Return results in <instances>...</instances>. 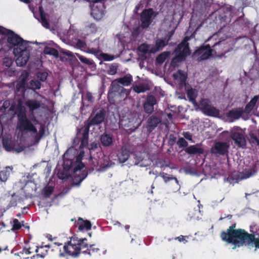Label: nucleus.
I'll use <instances>...</instances> for the list:
<instances>
[{"label": "nucleus", "instance_id": "nucleus-1", "mask_svg": "<svg viewBox=\"0 0 259 259\" xmlns=\"http://www.w3.org/2000/svg\"><path fill=\"white\" fill-rule=\"evenodd\" d=\"M236 224L234 223L230 226L226 231L221 233L220 237L223 241L235 245L233 249L236 247H240L247 243L250 234L242 229H236Z\"/></svg>", "mask_w": 259, "mask_h": 259}, {"label": "nucleus", "instance_id": "nucleus-2", "mask_svg": "<svg viewBox=\"0 0 259 259\" xmlns=\"http://www.w3.org/2000/svg\"><path fill=\"white\" fill-rule=\"evenodd\" d=\"M87 247V239L78 238L75 236L70 238V240L65 242L63 245V251H61V248L57 247L59 250L60 257H64L66 255L77 257L82 253V251Z\"/></svg>", "mask_w": 259, "mask_h": 259}, {"label": "nucleus", "instance_id": "nucleus-3", "mask_svg": "<svg viewBox=\"0 0 259 259\" xmlns=\"http://www.w3.org/2000/svg\"><path fill=\"white\" fill-rule=\"evenodd\" d=\"M106 116V112L104 109L100 110L93 117L91 116L84 122V126L82 128L83 133L81 138V143L80 148H83L88 144L89 134L90 128L91 126L94 125H98L104 121ZM81 129H79L77 132V136L79 135V132Z\"/></svg>", "mask_w": 259, "mask_h": 259}, {"label": "nucleus", "instance_id": "nucleus-4", "mask_svg": "<svg viewBox=\"0 0 259 259\" xmlns=\"http://www.w3.org/2000/svg\"><path fill=\"white\" fill-rule=\"evenodd\" d=\"M18 118L17 129L21 133H31L37 134V130L35 125L27 117L26 111L22 107H19L17 110Z\"/></svg>", "mask_w": 259, "mask_h": 259}, {"label": "nucleus", "instance_id": "nucleus-5", "mask_svg": "<svg viewBox=\"0 0 259 259\" xmlns=\"http://www.w3.org/2000/svg\"><path fill=\"white\" fill-rule=\"evenodd\" d=\"M130 93V91L112 81L108 93V99L110 102H120L125 100Z\"/></svg>", "mask_w": 259, "mask_h": 259}, {"label": "nucleus", "instance_id": "nucleus-6", "mask_svg": "<svg viewBox=\"0 0 259 259\" xmlns=\"http://www.w3.org/2000/svg\"><path fill=\"white\" fill-rule=\"evenodd\" d=\"M189 39L188 36H185L175 49L174 52L176 56L172 59L171 62L172 64L184 61L186 57L190 54V49L188 42Z\"/></svg>", "mask_w": 259, "mask_h": 259}, {"label": "nucleus", "instance_id": "nucleus-7", "mask_svg": "<svg viewBox=\"0 0 259 259\" xmlns=\"http://www.w3.org/2000/svg\"><path fill=\"white\" fill-rule=\"evenodd\" d=\"M9 47L8 50L14 48L22 49L28 46L27 42L11 30H7L6 35Z\"/></svg>", "mask_w": 259, "mask_h": 259}, {"label": "nucleus", "instance_id": "nucleus-8", "mask_svg": "<svg viewBox=\"0 0 259 259\" xmlns=\"http://www.w3.org/2000/svg\"><path fill=\"white\" fill-rule=\"evenodd\" d=\"M211 44H203L193 53L192 57L198 61L209 59L214 54Z\"/></svg>", "mask_w": 259, "mask_h": 259}, {"label": "nucleus", "instance_id": "nucleus-9", "mask_svg": "<svg viewBox=\"0 0 259 259\" xmlns=\"http://www.w3.org/2000/svg\"><path fill=\"white\" fill-rule=\"evenodd\" d=\"M13 54L15 56H17L16 59V63L17 66H23L27 64L30 57V52L28 49V46L22 49L14 48Z\"/></svg>", "mask_w": 259, "mask_h": 259}, {"label": "nucleus", "instance_id": "nucleus-10", "mask_svg": "<svg viewBox=\"0 0 259 259\" xmlns=\"http://www.w3.org/2000/svg\"><path fill=\"white\" fill-rule=\"evenodd\" d=\"M2 144L4 149L8 152L15 151L19 153L24 149L23 146L21 145L20 143H18V140H13L12 137H3Z\"/></svg>", "mask_w": 259, "mask_h": 259}, {"label": "nucleus", "instance_id": "nucleus-11", "mask_svg": "<svg viewBox=\"0 0 259 259\" xmlns=\"http://www.w3.org/2000/svg\"><path fill=\"white\" fill-rule=\"evenodd\" d=\"M200 109L203 114L209 116H217L220 111L210 104V101L206 99H202L199 103Z\"/></svg>", "mask_w": 259, "mask_h": 259}, {"label": "nucleus", "instance_id": "nucleus-12", "mask_svg": "<svg viewBox=\"0 0 259 259\" xmlns=\"http://www.w3.org/2000/svg\"><path fill=\"white\" fill-rule=\"evenodd\" d=\"M211 45L214 54H218L220 57L224 56L230 51V45L225 39L218 40Z\"/></svg>", "mask_w": 259, "mask_h": 259}, {"label": "nucleus", "instance_id": "nucleus-13", "mask_svg": "<svg viewBox=\"0 0 259 259\" xmlns=\"http://www.w3.org/2000/svg\"><path fill=\"white\" fill-rule=\"evenodd\" d=\"M156 15L157 13L152 8L143 10L140 16L141 27L143 28L148 27L152 22V18L156 17Z\"/></svg>", "mask_w": 259, "mask_h": 259}, {"label": "nucleus", "instance_id": "nucleus-14", "mask_svg": "<svg viewBox=\"0 0 259 259\" xmlns=\"http://www.w3.org/2000/svg\"><path fill=\"white\" fill-rule=\"evenodd\" d=\"M62 245L61 243H54L51 245H45L42 244L39 247L36 246V248L35 249V251L37 253V256L40 257H44L48 253L49 249L53 248L52 250H57V247Z\"/></svg>", "mask_w": 259, "mask_h": 259}, {"label": "nucleus", "instance_id": "nucleus-15", "mask_svg": "<svg viewBox=\"0 0 259 259\" xmlns=\"http://www.w3.org/2000/svg\"><path fill=\"white\" fill-rule=\"evenodd\" d=\"M231 139L235 144L239 148H245L246 146V140L244 135L239 132H235L231 135Z\"/></svg>", "mask_w": 259, "mask_h": 259}, {"label": "nucleus", "instance_id": "nucleus-16", "mask_svg": "<svg viewBox=\"0 0 259 259\" xmlns=\"http://www.w3.org/2000/svg\"><path fill=\"white\" fill-rule=\"evenodd\" d=\"M105 14V7L103 4H100L92 7L91 15L95 20H101L103 18Z\"/></svg>", "mask_w": 259, "mask_h": 259}, {"label": "nucleus", "instance_id": "nucleus-17", "mask_svg": "<svg viewBox=\"0 0 259 259\" xmlns=\"http://www.w3.org/2000/svg\"><path fill=\"white\" fill-rule=\"evenodd\" d=\"M157 104V100L153 95H148L144 103V111L147 114H151L154 111V106Z\"/></svg>", "mask_w": 259, "mask_h": 259}, {"label": "nucleus", "instance_id": "nucleus-18", "mask_svg": "<svg viewBox=\"0 0 259 259\" xmlns=\"http://www.w3.org/2000/svg\"><path fill=\"white\" fill-rule=\"evenodd\" d=\"M161 122L160 117L152 115L148 117L146 122V128L148 134L151 133Z\"/></svg>", "mask_w": 259, "mask_h": 259}, {"label": "nucleus", "instance_id": "nucleus-19", "mask_svg": "<svg viewBox=\"0 0 259 259\" xmlns=\"http://www.w3.org/2000/svg\"><path fill=\"white\" fill-rule=\"evenodd\" d=\"M74 226L78 228L79 231H82L84 230L88 231L91 229L92 224L90 221H84L82 218H78V220L74 223Z\"/></svg>", "mask_w": 259, "mask_h": 259}, {"label": "nucleus", "instance_id": "nucleus-20", "mask_svg": "<svg viewBox=\"0 0 259 259\" xmlns=\"http://www.w3.org/2000/svg\"><path fill=\"white\" fill-rule=\"evenodd\" d=\"M130 148L127 146H123L119 151L117 157L120 163L126 162L130 155Z\"/></svg>", "mask_w": 259, "mask_h": 259}, {"label": "nucleus", "instance_id": "nucleus-21", "mask_svg": "<svg viewBox=\"0 0 259 259\" xmlns=\"http://www.w3.org/2000/svg\"><path fill=\"white\" fill-rule=\"evenodd\" d=\"M100 140L102 146L104 147H111L113 145L114 139L110 134H103L100 137Z\"/></svg>", "mask_w": 259, "mask_h": 259}, {"label": "nucleus", "instance_id": "nucleus-22", "mask_svg": "<svg viewBox=\"0 0 259 259\" xmlns=\"http://www.w3.org/2000/svg\"><path fill=\"white\" fill-rule=\"evenodd\" d=\"M229 146L227 143L218 142L215 144L214 148L216 153L222 155H224L228 152Z\"/></svg>", "mask_w": 259, "mask_h": 259}, {"label": "nucleus", "instance_id": "nucleus-23", "mask_svg": "<svg viewBox=\"0 0 259 259\" xmlns=\"http://www.w3.org/2000/svg\"><path fill=\"white\" fill-rule=\"evenodd\" d=\"M167 45L168 43L165 39L157 38L156 40L155 46H153L151 48L150 52L151 53H155L158 51H161Z\"/></svg>", "mask_w": 259, "mask_h": 259}, {"label": "nucleus", "instance_id": "nucleus-24", "mask_svg": "<svg viewBox=\"0 0 259 259\" xmlns=\"http://www.w3.org/2000/svg\"><path fill=\"white\" fill-rule=\"evenodd\" d=\"M133 81V77L131 74H126L122 77L114 79L112 81H115L116 84H121L124 86L130 85Z\"/></svg>", "mask_w": 259, "mask_h": 259}, {"label": "nucleus", "instance_id": "nucleus-25", "mask_svg": "<svg viewBox=\"0 0 259 259\" xmlns=\"http://www.w3.org/2000/svg\"><path fill=\"white\" fill-rule=\"evenodd\" d=\"M185 152L190 155H201L203 154L204 149L197 145H191L186 148Z\"/></svg>", "mask_w": 259, "mask_h": 259}, {"label": "nucleus", "instance_id": "nucleus-26", "mask_svg": "<svg viewBox=\"0 0 259 259\" xmlns=\"http://www.w3.org/2000/svg\"><path fill=\"white\" fill-rule=\"evenodd\" d=\"M229 18L225 14V12L221 11H218L216 13L215 20L217 23H220L223 26H225L228 21Z\"/></svg>", "mask_w": 259, "mask_h": 259}, {"label": "nucleus", "instance_id": "nucleus-27", "mask_svg": "<svg viewBox=\"0 0 259 259\" xmlns=\"http://www.w3.org/2000/svg\"><path fill=\"white\" fill-rule=\"evenodd\" d=\"M244 111L242 108H236L230 110L227 114L228 118L237 119L243 114Z\"/></svg>", "mask_w": 259, "mask_h": 259}, {"label": "nucleus", "instance_id": "nucleus-28", "mask_svg": "<svg viewBox=\"0 0 259 259\" xmlns=\"http://www.w3.org/2000/svg\"><path fill=\"white\" fill-rule=\"evenodd\" d=\"M39 11L40 14V22L41 25L46 28H49L50 24L47 18L48 15L45 13L43 8L41 7L39 8Z\"/></svg>", "mask_w": 259, "mask_h": 259}, {"label": "nucleus", "instance_id": "nucleus-29", "mask_svg": "<svg viewBox=\"0 0 259 259\" xmlns=\"http://www.w3.org/2000/svg\"><path fill=\"white\" fill-rule=\"evenodd\" d=\"M99 250L100 249L98 247H97L95 244L89 245L88 243H87V247L83 250L82 253L92 255L98 253Z\"/></svg>", "mask_w": 259, "mask_h": 259}, {"label": "nucleus", "instance_id": "nucleus-30", "mask_svg": "<svg viewBox=\"0 0 259 259\" xmlns=\"http://www.w3.org/2000/svg\"><path fill=\"white\" fill-rule=\"evenodd\" d=\"M68 153L67 151H66L63 155V167L64 169L66 170H69L71 169L73 165L74 161L71 159L67 158Z\"/></svg>", "mask_w": 259, "mask_h": 259}, {"label": "nucleus", "instance_id": "nucleus-31", "mask_svg": "<svg viewBox=\"0 0 259 259\" xmlns=\"http://www.w3.org/2000/svg\"><path fill=\"white\" fill-rule=\"evenodd\" d=\"M187 97L190 102L193 103L195 106L197 105L196 101V98L197 96V91L195 89L190 88L187 91Z\"/></svg>", "mask_w": 259, "mask_h": 259}, {"label": "nucleus", "instance_id": "nucleus-32", "mask_svg": "<svg viewBox=\"0 0 259 259\" xmlns=\"http://www.w3.org/2000/svg\"><path fill=\"white\" fill-rule=\"evenodd\" d=\"M258 99V96H254L250 101V102L246 104L245 107L244 112L246 113H249L254 108L256 103Z\"/></svg>", "mask_w": 259, "mask_h": 259}, {"label": "nucleus", "instance_id": "nucleus-33", "mask_svg": "<svg viewBox=\"0 0 259 259\" xmlns=\"http://www.w3.org/2000/svg\"><path fill=\"white\" fill-rule=\"evenodd\" d=\"M12 168L10 166L6 167L3 170L0 171V181L6 182L10 175V170Z\"/></svg>", "mask_w": 259, "mask_h": 259}, {"label": "nucleus", "instance_id": "nucleus-34", "mask_svg": "<svg viewBox=\"0 0 259 259\" xmlns=\"http://www.w3.org/2000/svg\"><path fill=\"white\" fill-rule=\"evenodd\" d=\"M87 172H82L78 175H75L73 178V183L75 185H79L81 182L87 177Z\"/></svg>", "mask_w": 259, "mask_h": 259}, {"label": "nucleus", "instance_id": "nucleus-35", "mask_svg": "<svg viewBox=\"0 0 259 259\" xmlns=\"http://www.w3.org/2000/svg\"><path fill=\"white\" fill-rule=\"evenodd\" d=\"M26 105L31 111H33L40 107V103L35 100H28L26 102Z\"/></svg>", "mask_w": 259, "mask_h": 259}, {"label": "nucleus", "instance_id": "nucleus-36", "mask_svg": "<svg viewBox=\"0 0 259 259\" xmlns=\"http://www.w3.org/2000/svg\"><path fill=\"white\" fill-rule=\"evenodd\" d=\"M133 89L137 93H144L149 90L148 86L145 84H136L133 86Z\"/></svg>", "mask_w": 259, "mask_h": 259}, {"label": "nucleus", "instance_id": "nucleus-37", "mask_svg": "<svg viewBox=\"0 0 259 259\" xmlns=\"http://www.w3.org/2000/svg\"><path fill=\"white\" fill-rule=\"evenodd\" d=\"M44 52L45 54L52 55L56 58L59 57V52L58 50L55 48L46 47L44 49Z\"/></svg>", "mask_w": 259, "mask_h": 259}, {"label": "nucleus", "instance_id": "nucleus-38", "mask_svg": "<svg viewBox=\"0 0 259 259\" xmlns=\"http://www.w3.org/2000/svg\"><path fill=\"white\" fill-rule=\"evenodd\" d=\"M169 52H163L158 55L156 58V61L158 64H162L169 56Z\"/></svg>", "mask_w": 259, "mask_h": 259}, {"label": "nucleus", "instance_id": "nucleus-39", "mask_svg": "<svg viewBox=\"0 0 259 259\" xmlns=\"http://www.w3.org/2000/svg\"><path fill=\"white\" fill-rule=\"evenodd\" d=\"M45 132V126L43 124L40 125L39 128L38 135H37L35 138V142L36 143L38 142L39 140L44 136Z\"/></svg>", "mask_w": 259, "mask_h": 259}, {"label": "nucleus", "instance_id": "nucleus-40", "mask_svg": "<svg viewBox=\"0 0 259 259\" xmlns=\"http://www.w3.org/2000/svg\"><path fill=\"white\" fill-rule=\"evenodd\" d=\"M77 57L80 62L84 64L92 65L94 63L93 60L88 59L83 56L77 54Z\"/></svg>", "mask_w": 259, "mask_h": 259}, {"label": "nucleus", "instance_id": "nucleus-41", "mask_svg": "<svg viewBox=\"0 0 259 259\" xmlns=\"http://www.w3.org/2000/svg\"><path fill=\"white\" fill-rule=\"evenodd\" d=\"M22 226L21 223L17 219H14L12 221V228L11 230L16 231L20 230Z\"/></svg>", "mask_w": 259, "mask_h": 259}, {"label": "nucleus", "instance_id": "nucleus-42", "mask_svg": "<svg viewBox=\"0 0 259 259\" xmlns=\"http://www.w3.org/2000/svg\"><path fill=\"white\" fill-rule=\"evenodd\" d=\"M30 88L34 90H39L41 87V83L40 81L37 80H31L30 82Z\"/></svg>", "mask_w": 259, "mask_h": 259}, {"label": "nucleus", "instance_id": "nucleus-43", "mask_svg": "<svg viewBox=\"0 0 259 259\" xmlns=\"http://www.w3.org/2000/svg\"><path fill=\"white\" fill-rule=\"evenodd\" d=\"M249 138V141L251 144L259 146V140L254 134H250Z\"/></svg>", "mask_w": 259, "mask_h": 259}, {"label": "nucleus", "instance_id": "nucleus-44", "mask_svg": "<svg viewBox=\"0 0 259 259\" xmlns=\"http://www.w3.org/2000/svg\"><path fill=\"white\" fill-rule=\"evenodd\" d=\"M160 176L163 178L164 182L167 183L170 180H174L176 182V183H178V179L175 177H170L169 175L166 173L162 172L160 174Z\"/></svg>", "mask_w": 259, "mask_h": 259}, {"label": "nucleus", "instance_id": "nucleus-45", "mask_svg": "<svg viewBox=\"0 0 259 259\" xmlns=\"http://www.w3.org/2000/svg\"><path fill=\"white\" fill-rule=\"evenodd\" d=\"M118 66L116 63H113L109 66L108 73L110 75H115L117 73Z\"/></svg>", "mask_w": 259, "mask_h": 259}, {"label": "nucleus", "instance_id": "nucleus-46", "mask_svg": "<svg viewBox=\"0 0 259 259\" xmlns=\"http://www.w3.org/2000/svg\"><path fill=\"white\" fill-rule=\"evenodd\" d=\"M198 3L200 4L201 8H205L210 7L211 5V0H197Z\"/></svg>", "mask_w": 259, "mask_h": 259}, {"label": "nucleus", "instance_id": "nucleus-47", "mask_svg": "<svg viewBox=\"0 0 259 259\" xmlns=\"http://www.w3.org/2000/svg\"><path fill=\"white\" fill-rule=\"evenodd\" d=\"M36 75L40 81H45L48 77V74L46 72H38Z\"/></svg>", "mask_w": 259, "mask_h": 259}, {"label": "nucleus", "instance_id": "nucleus-48", "mask_svg": "<svg viewBox=\"0 0 259 259\" xmlns=\"http://www.w3.org/2000/svg\"><path fill=\"white\" fill-rule=\"evenodd\" d=\"M54 191V187L51 186L45 188L44 190V196L46 197H49Z\"/></svg>", "mask_w": 259, "mask_h": 259}, {"label": "nucleus", "instance_id": "nucleus-49", "mask_svg": "<svg viewBox=\"0 0 259 259\" xmlns=\"http://www.w3.org/2000/svg\"><path fill=\"white\" fill-rule=\"evenodd\" d=\"M149 45L145 44H143L141 45L138 47V50L144 54H147L149 52Z\"/></svg>", "mask_w": 259, "mask_h": 259}, {"label": "nucleus", "instance_id": "nucleus-50", "mask_svg": "<svg viewBox=\"0 0 259 259\" xmlns=\"http://www.w3.org/2000/svg\"><path fill=\"white\" fill-rule=\"evenodd\" d=\"M26 84L25 79L23 78L20 81L17 83L16 85V89L18 91L20 90L24 91L25 90Z\"/></svg>", "mask_w": 259, "mask_h": 259}, {"label": "nucleus", "instance_id": "nucleus-51", "mask_svg": "<svg viewBox=\"0 0 259 259\" xmlns=\"http://www.w3.org/2000/svg\"><path fill=\"white\" fill-rule=\"evenodd\" d=\"M84 165L81 161L78 162L73 168V173L76 174L77 171H79L80 174L81 173V170L84 168Z\"/></svg>", "mask_w": 259, "mask_h": 259}, {"label": "nucleus", "instance_id": "nucleus-52", "mask_svg": "<svg viewBox=\"0 0 259 259\" xmlns=\"http://www.w3.org/2000/svg\"><path fill=\"white\" fill-rule=\"evenodd\" d=\"M177 144L180 148H184L187 147L188 142L183 138H180L177 141Z\"/></svg>", "mask_w": 259, "mask_h": 259}, {"label": "nucleus", "instance_id": "nucleus-53", "mask_svg": "<svg viewBox=\"0 0 259 259\" xmlns=\"http://www.w3.org/2000/svg\"><path fill=\"white\" fill-rule=\"evenodd\" d=\"M101 56L103 60L105 61H112L115 58L114 56L106 53H102Z\"/></svg>", "mask_w": 259, "mask_h": 259}, {"label": "nucleus", "instance_id": "nucleus-54", "mask_svg": "<svg viewBox=\"0 0 259 259\" xmlns=\"http://www.w3.org/2000/svg\"><path fill=\"white\" fill-rule=\"evenodd\" d=\"M237 178H235V180L236 181H239L242 180L243 179L248 178L249 177L251 176V173L249 172H247V174L244 175L243 174H240L238 176H236Z\"/></svg>", "mask_w": 259, "mask_h": 259}, {"label": "nucleus", "instance_id": "nucleus-55", "mask_svg": "<svg viewBox=\"0 0 259 259\" xmlns=\"http://www.w3.org/2000/svg\"><path fill=\"white\" fill-rule=\"evenodd\" d=\"M86 28L89 29L92 33H95L97 30L96 25L93 23L87 25Z\"/></svg>", "mask_w": 259, "mask_h": 259}, {"label": "nucleus", "instance_id": "nucleus-56", "mask_svg": "<svg viewBox=\"0 0 259 259\" xmlns=\"http://www.w3.org/2000/svg\"><path fill=\"white\" fill-rule=\"evenodd\" d=\"M84 99L91 103L94 102V97L92 94L90 92H87L84 95Z\"/></svg>", "mask_w": 259, "mask_h": 259}, {"label": "nucleus", "instance_id": "nucleus-57", "mask_svg": "<svg viewBox=\"0 0 259 259\" xmlns=\"http://www.w3.org/2000/svg\"><path fill=\"white\" fill-rule=\"evenodd\" d=\"M76 46L77 48L80 49L85 48L87 44L83 40L78 39L77 40Z\"/></svg>", "mask_w": 259, "mask_h": 259}, {"label": "nucleus", "instance_id": "nucleus-58", "mask_svg": "<svg viewBox=\"0 0 259 259\" xmlns=\"http://www.w3.org/2000/svg\"><path fill=\"white\" fill-rule=\"evenodd\" d=\"M13 63V61L9 58H6L3 61V64L6 67H10Z\"/></svg>", "mask_w": 259, "mask_h": 259}, {"label": "nucleus", "instance_id": "nucleus-59", "mask_svg": "<svg viewBox=\"0 0 259 259\" xmlns=\"http://www.w3.org/2000/svg\"><path fill=\"white\" fill-rule=\"evenodd\" d=\"M182 135L186 139H187L190 141L193 142L192 135L190 132H184L183 133Z\"/></svg>", "mask_w": 259, "mask_h": 259}, {"label": "nucleus", "instance_id": "nucleus-60", "mask_svg": "<svg viewBox=\"0 0 259 259\" xmlns=\"http://www.w3.org/2000/svg\"><path fill=\"white\" fill-rule=\"evenodd\" d=\"M31 248L32 247H30L28 248L24 247L22 251H20V253L22 254L25 253L26 255H29L33 252V251L31 250Z\"/></svg>", "mask_w": 259, "mask_h": 259}, {"label": "nucleus", "instance_id": "nucleus-61", "mask_svg": "<svg viewBox=\"0 0 259 259\" xmlns=\"http://www.w3.org/2000/svg\"><path fill=\"white\" fill-rule=\"evenodd\" d=\"M17 204V200L16 199L12 198V199L10 200L8 205V207L9 208L16 206Z\"/></svg>", "mask_w": 259, "mask_h": 259}, {"label": "nucleus", "instance_id": "nucleus-62", "mask_svg": "<svg viewBox=\"0 0 259 259\" xmlns=\"http://www.w3.org/2000/svg\"><path fill=\"white\" fill-rule=\"evenodd\" d=\"M175 33V30H171L168 32L164 39L168 43Z\"/></svg>", "mask_w": 259, "mask_h": 259}, {"label": "nucleus", "instance_id": "nucleus-63", "mask_svg": "<svg viewBox=\"0 0 259 259\" xmlns=\"http://www.w3.org/2000/svg\"><path fill=\"white\" fill-rule=\"evenodd\" d=\"M61 53L62 54H63L64 55L67 56H68V57H73V55L72 54V53L70 51H61Z\"/></svg>", "mask_w": 259, "mask_h": 259}, {"label": "nucleus", "instance_id": "nucleus-64", "mask_svg": "<svg viewBox=\"0 0 259 259\" xmlns=\"http://www.w3.org/2000/svg\"><path fill=\"white\" fill-rule=\"evenodd\" d=\"M185 236H184L183 235H180V236L176 238V240H178L179 242L183 241L184 243H186L187 242V240L185 239Z\"/></svg>", "mask_w": 259, "mask_h": 259}]
</instances>
